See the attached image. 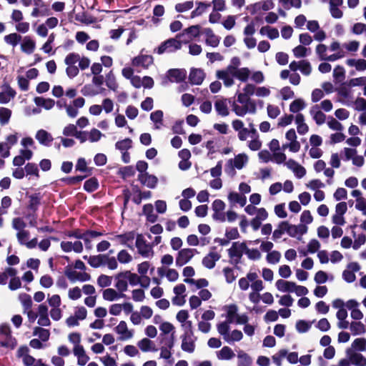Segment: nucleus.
<instances>
[{
	"label": "nucleus",
	"mask_w": 366,
	"mask_h": 366,
	"mask_svg": "<svg viewBox=\"0 0 366 366\" xmlns=\"http://www.w3.org/2000/svg\"><path fill=\"white\" fill-rule=\"evenodd\" d=\"M26 226V223L21 217H16L12 220V227L16 230H24Z\"/></svg>",
	"instance_id": "obj_64"
},
{
	"label": "nucleus",
	"mask_w": 366,
	"mask_h": 366,
	"mask_svg": "<svg viewBox=\"0 0 366 366\" xmlns=\"http://www.w3.org/2000/svg\"><path fill=\"white\" fill-rule=\"evenodd\" d=\"M194 6L193 1H187L184 3H179L175 5V10L177 12L182 13L190 10Z\"/></svg>",
	"instance_id": "obj_48"
},
{
	"label": "nucleus",
	"mask_w": 366,
	"mask_h": 366,
	"mask_svg": "<svg viewBox=\"0 0 366 366\" xmlns=\"http://www.w3.org/2000/svg\"><path fill=\"white\" fill-rule=\"evenodd\" d=\"M246 249L247 244L245 242H234L232 243V247L227 250L229 257L231 259H234L233 262L236 266L240 263L241 258L243 253H245Z\"/></svg>",
	"instance_id": "obj_1"
},
{
	"label": "nucleus",
	"mask_w": 366,
	"mask_h": 366,
	"mask_svg": "<svg viewBox=\"0 0 366 366\" xmlns=\"http://www.w3.org/2000/svg\"><path fill=\"white\" fill-rule=\"evenodd\" d=\"M118 297H127V295L124 293L118 294L117 291L112 288L106 289L103 291V298L107 301H113Z\"/></svg>",
	"instance_id": "obj_21"
},
{
	"label": "nucleus",
	"mask_w": 366,
	"mask_h": 366,
	"mask_svg": "<svg viewBox=\"0 0 366 366\" xmlns=\"http://www.w3.org/2000/svg\"><path fill=\"white\" fill-rule=\"evenodd\" d=\"M205 74L202 69L192 68L190 70L189 80L192 84L199 85L204 81Z\"/></svg>",
	"instance_id": "obj_9"
},
{
	"label": "nucleus",
	"mask_w": 366,
	"mask_h": 366,
	"mask_svg": "<svg viewBox=\"0 0 366 366\" xmlns=\"http://www.w3.org/2000/svg\"><path fill=\"white\" fill-rule=\"evenodd\" d=\"M135 237V232L130 231L121 234H117L114 239L119 240L121 244L125 245L129 248L133 249V246L130 245L129 242H132Z\"/></svg>",
	"instance_id": "obj_13"
},
{
	"label": "nucleus",
	"mask_w": 366,
	"mask_h": 366,
	"mask_svg": "<svg viewBox=\"0 0 366 366\" xmlns=\"http://www.w3.org/2000/svg\"><path fill=\"white\" fill-rule=\"evenodd\" d=\"M117 259L121 263H128L132 261V256L125 249L121 250L117 254Z\"/></svg>",
	"instance_id": "obj_61"
},
{
	"label": "nucleus",
	"mask_w": 366,
	"mask_h": 366,
	"mask_svg": "<svg viewBox=\"0 0 366 366\" xmlns=\"http://www.w3.org/2000/svg\"><path fill=\"white\" fill-rule=\"evenodd\" d=\"M35 137L41 144L46 147L50 146L51 143L54 140L51 134L44 129L38 130Z\"/></svg>",
	"instance_id": "obj_12"
},
{
	"label": "nucleus",
	"mask_w": 366,
	"mask_h": 366,
	"mask_svg": "<svg viewBox=\"0 0 366 366\" xmlns=\"http://www.w3.org/2000/svg\"><path fill=\"white\" fill-rule=\"evenodd\" d=\"M159 330L162 331L159 337H163L172 332L174 330V327L172 323L169 322H164L159 326Z\"/></svg>",
	"instance_id": "obj_53"
},
{
	"label": "nucleus",
	"mask_w": 366,
	"mask_h": 366,
	"mask_svg": "<svg viewBox=\"0 0 366 366\" xmlns=\"http://www.w3.org/2000/svg\"><path fill=\"white\" fill-rule=\"evenodd\" d=\"M328 280L327 274L322 270H320L316 272L315 274L314 280L317 284H323L326 282Z\"/></svg>",
	"instance_id": "obj_60"
},
{
	"label": "nucleus",
	"mask_w": 366,
	"mask_h": 366,
	"mask_svg": "<svg viewBox=\"0 0 366 366\" xmlns=\"http://www.w3.org/2000/svg\"><path fill=\"white\" fill-rule=\"evenodd\" d=\"M29 198L27 209L36 212L41 204L42 195L40 192L34 193L28 196Z\"/></svg>",
	"instance_id": "obj_14"
},
{
	"label": "nucleus",
	"mask_w": 366,
	"mask_h": 366,
	"mask_svg": "<svg viewBox=\"0 0 366 366\" xmlns=\"http://www.w3.org/2000/svg\"><path fill=\"white\" fill-rule=\"evenodd\" d=\"M187 71L184 69H170L167 71V78L172 82L177 83L185 80Z\"/></svg>",
	"instance_id": "obj_7"
},
{
	"label": "nucleus",
	"mask_w": 366,
	"mask_h": 366,
	"mask_svg": "<svg viewBox=\"0 0 366 366\" xmlns=\"http://www.w3.org/2000/svg\"><path fill=\"white\" fill-rule=\"evenodd\" d=\"M237 357L238 366H249L252 364L251 357L242 351L238 353Z\"/></svg>",
	"instance_id": "obj_41"
},
{
	"label": "nucleus",
	"mask_w": 366,
	"mask_h": 366,
	"mask_svg": "<svg viewBox=\"0 0 366 366\" xmlns=\"http://www.w3.org/2000/svg\"><path fill=\"white\" fill-rule=\"evenodd\" d=\"M221 257V255L217 252H210L202 259V264L207 269H213L215 267V263Z\"/></svg>",
	"instance_id": "obj_11"
},
{
	"label": "nucleus",
	"mask_w": 366,
	"mask_h": 366,
	"mask_svg": "<svg viewBox=\"0 0 366 366\" xmlns=\"http://www.w3.org/2000/svg\"><path fill=\"white\" fill-rule=\"evenodd\" d=\"M178 38H170L163 41L154 51H157L158 54H162L164 52H174L179 50L182 47V41L178 40Z\"/></svg>",
	"instance_id": "obj_2"
},
{
	"label": "nucleus",
	"mask_w": 366,
	"mask_h": 366,
	"mask_svg": "<svg viewBox=\"0 0 366 366\" xmlns=\"http://www.w3.org/2000/svg\"><path fill=\"white\" fill-rule=\"evenodd\" d=\"M204 34L206 35V44L212 47H217L220 41V38L215 35L211 28L204 29Z\"/></svg>",
	"instance_id": "obj_15"
},
{
	"label": "nucleus",
	"mask_w": 366,
	"mask_h": 366,
	"mask_svg": "<svg viewBox=\"0 0 366 366\" xmlns=\"http://www.w3.org/2000/svg\"><path fill=\"white\" fill-rule=\"evenodd\" d=\"M17 82L19 89L23 92H26L29 88V79L24 77L23 76H18Z\"/></svg>",
	"instance_id": "obj_59"
},
{
	"label": "nucleus",
	"mask_w": 366,
	"mask_h": 366,
	"mask_svg": "<svg viewBox=\"0 0 366 366\" xmlns=\"http://www.w3.org/2000/svg\"><path fill=\"white\" fill-rule=\"evenodd\" d=\"M346 352L352 364L355 366H366V357L362 354L354 352L351 349H347Z\"/></svg>",
	"instance_id": "obj_10"
},
{
	"label": "nucleus",
	"mask_w": 366,
	"mask_h": 366,
	"mask_svg": "<svg viewBox=\"0 0 366 366\" xmlns=\"http://www.w3.org/2000/svg\"><path fill=\"white\" fill-rule=\"evenodd\" d=\"M200 29L201 26L200 25H193L190 26L188 28L185 29L183 31V33L178 34L177 35V38H181L184 36V34H189L192 38H197L199 37L200 35Z\"/></svg>",
	"instance_id": "obj_22"
},
{
	"label": "nucleus",
	"mask_w": 366,
	"mask_h": 366,
	"mask_svg": "<svg viewBox=\"0 0 366 366\" xmlns=\"http://www.w3.org/2000/svg\"><path fill=\"white\" fill-rule=\"evenodd\" d=\"M214 108L217 112L222 116L226 117L229 115V109L227 105V99H219L214 102Z\"/></svg>",
	"instance_id": "obj_20"
},
{
	"label": "nucleus",
	"mask_w": 366,
	"mask_h": 366,
	"mask_svg": "<svg viewBox=\"0 0 366 366\" xmlns=\"http://www.w3.org/2000/svg\"><path fill=\"white\" fill-rule=\"evenodd\" d=\"M79 59L80 56L78 54L70 53L66 56L64 62L66 65L71 66L76 63Z\"/></svg>",
	"instance_id": "obj_63"
},
{
	"label": "nucleus",
	"mask_w": 366,
	"mask_h": 366,
	"mask_svg": "<svg viewBox=\"0 0 366 366\" xmlns=\"http://www.w3.org/2000/svg\"><path fill=\"white\" fill-rule=\"evenodd\" d=\"M119 277H123L124 279H127L131 285H137L140 282V277L135 273L130 271H124L119 273Z\"/></svg>",
	"instance_id": "obj_23"
},
{
	"label": "nucleus",
	"mask_w": 366,
	"mask_h": 366,
	"mask_svg": "<svg viewBox=\"0 0 366 366\" xmlns=\"http://www.w3.org/2000/svg\"><path fill=\"white\" fill-rule=\"evenodd\" d=\"M161 338L160 342L164 344L166 347L171 350L174 345V332H172L169 337L165 336L159 337Z\"/></svg>",
	"instance_id": "obj_55"
},
{
	"label": "nucleus",
	"mask_w": 366,
	"mask_h": 366,
	"mask_svg": "<svg viewBox=\"0 0 366 366\" xmlns=\"http://www.w3.org/2000/svg\"><path fill=\"white\" fill-rule=\"evenodd\" d=\"M138 180L142 185H145L150 189H154L158 183V179L155 175L149 174L148 172L139 174Z\"/></svg>",
	"instance_id": "obj_8"
},
{
	"label": "nucleus",
	"mask_w": 366,
	"mask_h": 366,
	"mask_svg": "<svg viewBox=\"0 0 366 366\" xmlns=\"http://www.w3.org/2000/svg\"><path fill=\"white\" fill-rule=\"evenodd\" d=\"M99 187V181L95 177L89 178L84 184V189L89 193L96 191Z\"/></svg>",
	"instance_id": "obj_24"
},
{
	"label": "nucleus",
	"mask_w": 366,
	"mask_h": 366,
	"mask_svg": "<svg viewBox=\"0 0 366 366\" xmlns=\"http://www.w3.org/2000/svg\"><path fill=\"white\" fill-rule=\"evenodd\" d=\"M86 177V175L85 176H75V177H64L62 178L61 180V182H64L66 185H76L79 183H80Z\"/></svg>",
	"instance_id": "obj_45"
},
{
	"label": "nucleus",
	"mask_w": 366,
	"mask_h": 366,
	"mask_svg": "<svg viewBox=\"0 0 366 366\" xmlns=\"http://www.w3.org/2000/svg\"><path fill=\"white\" fill-rule=\"evenodd\" d=\"M227 308V320L228 322H233L234 319L237 317L238 307L236 305L232 304L225 307Z\"/></svg>",
	"instance_id": "obj_33"
},
{
	"label": "nucleus",
	"mask_w": 366,
	"mask_h": 366,
	"mask_svg": "<svg viewBox=\"0 0 366 366\" xmlns=\"http://www.w3.org/2000/svg\"><path fill=\"white\" fill-rule=\"evenodd\" d=\"M347 269H345L342 272V278L345 281L348 283H352L355 281L356 276L355 272H358L360 269V266L357 262H352L347 264Z\"/></svg>",
	"instance_id": "obj_4"
},
{
	"label": "nucleus",
	"mask_w": 366,
	"mask_h": 366,
	"mask_svg": "<svg viewBox=\"0 0 366 366\" xmlns=\"http://www.w3.org/2000/svg\"><path fill=\"white\" fill-rule=\"evenodd\" d=\"M17 345V340L12 335L6 337L5 340L0 341V346L14 350Z\"/></svg>",
	"instance_id": "obj_43"
},
{
	"label": "nucleus",
	"mask_w": 366,
	"mask_h": 366,
	"mask_svg": "<svg viewBox=\"0 0 366 366\" xmlns=\"http://www.w3.org/2000/svg\"><path fill=\"white\" fill-rule=\"evenodd\" d=\"M184 282L187 284L195 285L198 289H204V287H207L209 285L208 281L204 278H201L197 280L192 278H186L184 280Z\"/></svg>",
	"instance_id": "obj_38"
},
{
	"label": "nucleus",
	"mask_w": 366,
	"mask_h": 366,
	"mask_svg": "<svg viewBox=\"0 0 366 366\" xmlns=\"http://www.w3.org/2000/svg\"><path fill=\"white\" fill-rule=\"evenodd\" d=\"M112 277L105 274H101L97 279V284L101 287H106L111 285Z\"/></svg>",
	"instance_id": "obj_62"
},
{
	"label": "nucleus",
	"mask_w": 366,
	"mask_h": 366,
	"mask_svg": "<svg viewBox=\"0 0 366 366\" xmlns=\"http://www.w3.org/2000/svg\"><path fill=\"white\" fill-rule=\"evenodd\" d=\"M196 5H197V7L191 12L190 17L192 19L201 16L205 10L211 6V4L202 1H196Z\"/></svg>",
	"instance_id": "obj_26"
},
{
	"label": "nucleus",
	"mask_w": 366,
	"mask_h": 366,
	"mask_svg": "<svg viewBox=\"0 0 366 366\" xmlns=\"http://www.w3.org/2000/svg\"><path fill=\"white\" fill-rule=\"evenodd\" d=\"M216 76L219 79L223 80L225 86L229 87L234 84L232 77H230L227 71H224V70H217Z\"/></svg>",
	"instance_id": "obj_29"
},
{
	"label": "nucleus",
	"mask_w": 366,
	"mask_h": 366,
	"mask_svg": "<svg viewBox=\"0 0 366 366\" xmlns=\"http://www.w3.org/2000/svg\"><path fill=\"white\" fill-rule=\"evenodd\" d=\"M161 338L160 342L164 344L166 347L171 350L174 345V332H172L169 337L165 336L159 337Z\"/></svg>",
	"instance_id": "obj_54"
},
{
	"label": "nucleus",
	"mask_w": 366,
	"mask_h": 366,
	"mask_svg": "<svg viewBox=\"0 0 366 366\" xmlns=\"http://www.w3.org/2000/svg\"><path fill=\"white\" fill-rule=\"evenodd\" d=\"M106 257L107 254L92 255L88 258V263L91 267L97 268L104 264V258Z\"/></svg>",
	"instance_id": "obj_25"
},
{
	"label": "nucleus",
	"mask_w": 366,
	"mask_h": 366,
	"mask_svg": "<svg viewBox=\"0 0 366 366\" xmlns=\"http://www.w3.org/2000/svg\"><path fill=\"white\" fill-rule=\"evenodd\" d=\"M106 85L114 92H116L118 88V84L117 83L115 76L112 71H110L106 75Z\"/></svg>",
	"instance_id": "obj_35"
},
{
	"label": "nucleus",
	"mask_w": 366,
	"mask_h": 366,
	"mask_svg": "<svg viewBox=\"0 0 366 366\" xmlns=\"http://www.w3.org/2000/svg\"><path fill=\"white\" fill-rule=\"evenodd\" d=\"M33 335H39L41 341L46 342L49 339L50 332L49 330L40 327H36L34 329Z\"/></svg>",
	"instance_id": "obj_34"
},
{
	"label": "nucleus",
	"mask_w": 366,
	"mask_h": 366,
	"mask_svg": "<svg viewBox=\"0 0 366 366\" xmlns=\"http://www.w3.org/2000/svg\"><path fill=\"white\" fill-rule=\"evenodd\" d=\"M35 46V41L30 36H26L24 38L21 49L23 52L30 54L33 53Z\"/></svg>",
	"instance_id": "obj_18"
},
{
	"label": "nucleus",
	"mask_w": 366,
	"mask_h": 366,
	"mask_svg": "<svg viewBox=\"0 0 366 366\" xmlns=\"http://www.w3.org/2000/svg\"><path fill=\"white\" fill-rule=\"evenodd\" d=\"M117 282L115 284V287L120 292V293H123L127 290L128 284L127 282V279H124L123 277H119V273L116 275Z\"/></svg>",
	"instance_id": "obj_44"
},
{
	"label": "nucleus",
	"mask_w": 366,
	"mask_h": 366,
	"mask_svg": "<svg viewBox=\"0 0 366 366\" xmlns=\"http://www.w3.org/2000/svg\"><path fill=\"white\" fill-rule=\"evenodd\" d=\"M276 287L280 291L292 292L295 291L296 284L293 282L278 280L276 282Z\"/></svg>",
	"instance_id": "obj_17"
},
{
	"label": "nucleus",
	"mask_w": 366,
	"mask_h": 366,
	"mask_svg": "<svg viewBox=\"0 0 366 366\" xmlns=\"http://www.w3.org/2000/svg\"><path fill=\"white\" fill-rule=\"evenodd\" d=\"M305 107V103L302 99L294 100L290 105V111L292 113H297Z\"/></svg>",
	"instance_id": "obj_37"
},
{
	"label": "nucleus",
	"mask_w": 366,
	"mask_h": 366,
	"mask_svg": "<svg viewBox=\"0 0 366 366\" xmlns=\"http://www.w3.org/2000/svg\"><path fill=\"white\" fill-rule=\"evenodd\" d=\"M24 169L27 175H35L36 177H39V169L36 164L28 162L25 165Z\"/></svg>",
	"instance_id": "obj_47"
},
{
	"label": "nucleus",
	"mask_w": 366,
	"mask_h": 366,
	"mask_svg": "<svg viewBox=\"0 0 366 366\" xmlns=\"http://www.w3.org/2000/svg\"><path fill=\"white\" fill-rule=\"evenodd\" d=\"M350 329L353 335H361L366 332L365 327L361 322H352Z\"/></svg>",
	"instance_id": "obj_30"
},
{
	"label": "nucleus",
	"mask_w": 366,
	"mask_h": 366,
	"mask_svg": "<svg viewBox=\"0 0 366 366\" xmlns=\"http://www.w3.org/2000/svg\"><path fill=\"white\" fill-rule=\"evenodd\" d=\"M263 20L262 17L255 16L249 24H248L244 29V34L247 36H252L255 32V25L257 24H262Z\"/></svg>",
	"instance_id": "obj_19"
},
{
	"label": "nucleus",
	"mask_w": 366,
	"mask_h": 366,
	"mask_svg": "<svg viewBox=\"0 0 366 366\" xmlns=\"http://www.w3.org/2000/svg\"><path fill=\"white\" fill-rule=\"evenodd\" d=\"M194 252L198 253L196 249L184 248L179 250L176 257V265L182 267L194 257Z\"/></svg>",
	"instance_id": "obj_3"
},
{
	"label": "nucleus",
	"mask_w": 366,
	"mask_h": 366,
	"mask_svg": "<svg viewBox=\"0 0 366 366\" xmlns=\"http://www.w3.org/2000/svg\"><path fill=\"white\" fill-rule=\"evenodd\" d=\"M281 257V254L280 252L274 250L269 252L267 255V261L270 264H276L277 263Z\"/></svg>",
	"instance_id": "obj_57"
},
{
	"label": "nucleus",
	"mask_w": 366,
	"mask_h": 366,
	"mask_svg": "<svg viewBox=\"0 0 366 366\" xmlns=\"http://www.w3.org/2000/svg\"><path fill=\"white\" fill-rule=\"evenodd\" d=\"M295 327L300 333H304L310 330L311 325L305 320H300L296 322Z\"/></svg>",
	"instance_id": "obj_56"
},
{
	"label": "nucleus",
	"mask_w": 366,
	"mask_h": 366,
	"mask_svg": "<svg viewBox=\"0 0 366 366\" xmlns=\"http://www.w3.org/2000/svg\"><path fill=\"white\" fill-rule=\"evenodd\" d=\"M144 49L141 51L142 53ZM154 58L152 55H146L140 54L139 56H135L132 59V64L134 66H142L144 69H147L149 66L153 64Z\"/></svg>",
	"instance_id": "obj_5"
},
{
	"label": "nucleus",
	"mask_w": 366,
	"mask_h": 366,
	"mask_svg": "<svg viewBox=\"0 0 366 366\" xmlns=\"http://www.w3.org/2000/svg\"><path fill=\"white\" fill-rule=\"evenodd\" d=\"M352 346L357 351H365L366 349V339L363 337L357 338L353 341Z\"/></svg>",
	"instance_id": "obj_52"
},
{
	"label": "nucleus",
	"mask_w": 366,
	"mask_h": 366,
	"mask_svg": "<svg viewBox=\"0 0 366 366\" xmlns=\"http://www.w3.org/2000/svg\"><path fill=\"white\" fill-rule=\"evenodd\" d=\"M11 117V110L6 107H0V124L4 126L9 123Z\"/></svg>",
	"instance_id": "obj_31"
},
{
	"label": "nucleus",
	"mask_w": 366,
	"mask_h": 366,
	"mask_svg": "<svg viewBox=\"0 0 366 366\" xmlns=\"http://www.w3.org/2000/svg\"><path fill=\"white\" fill-rule=\"evenodd\" d=\"M235 356L233 350L228 346H224L218 352L217 357L219 360H231Z\"/></svg>",
	"instance_id": "obj_27"
},
{
	"label": "nucleus",
	"mask_w": 366,
	"mask_h": 366,
	"mask_svg": "<svg viewBox=\"0 0 366 366\" xmlns=\"http://www.w3.org/2000/svg\"><path fill=\"white\" fill-rule=\"evenodd\" d=\"M222 272L225 277L226 282L228 284L233 282L236 280L237 276L234 274V270L232 268L229 267H224L223 269Z\"/></svg>",
	"instance_id": "obj_51"
},
{
	"label": "nucleus",
	"mask_w": 366,
	"mask_h": 366,
	"mask_svg": "<svg viewBox=\"0 0 366 366\" xmlns=\"http://www.w3.org/2000/svg\"><path fill=\"white\" fill-rule=\"evenodd\" d=\"M136 247L138 249V252L144 257H147L152 252V247L147 243V241L142 234L137 236Z\"/></svg>",
	"instance_id": "obj_6"
},
{
	"label": "nucleus",
	"mask_w": 366,
	"mask_h": 366,
	"mask_svg": "<svg viewBox=\"0 0 366 366\" xmlns=\"http://www.w3.org/2000/svg\"><path fill=\"white\" fill-rule=\"evenodd\" d=\"M333 76L336 82H342L345 78V71L342 66L338 65L333 70Z\"/></svg>",
	"instance_id": "obj_42"
},
{
	"label": "nucleus",
	"mask_w": 366,
	"mask_h": 366,
	"mask_svg": "<svg viewBox=\"0 0 366 366\" xmlns=\"http://www.w3.org/2000/svg\"><path fill=\"white\" fill-rule=\"evenodd\" d=\"M282 226L285 227L286 232L292 237H295L298 234L297 225L290 224L287 221L282 222Z\"/></svg>",
	"instance_id": "obj_49"
},
{
	"label": "nucleus",
	"mask_w": 366,
	"mask_h": 366,
	"mask_svg": "<svg viewBox=\"0 0 366 366\" xmlns=\"http://www.w3.org/2000/svg\"><path fill=\"white\" fill-rule=\"evenodd\" d=\"M132 141L129 138H126L123 140L118 141L115 144V147L117 149L124 152H127V150L132 148Z\"/></svg>",
	"instance_id": "obj_36"
},
{
	"label": "nucleus",
	"mask_w": 366,
	"mask_h": 366,
	"mask_svg": "<svg viewBox=\"0 0 366 366\" xmlns=\"http://www.w3.org/2000/svg\"><path fill=\"white\" fill-rule=\"evenodd\" d=\"M228 199L231 202L237 203L241 207H244L247 202V198L245 196L241 195L235 192H231L228 195Z\"/></svg>",
	"instance_id": "obj_28"
},
{
	"label": "nucleus",
	"mask_w": 366,
	"mask_h": 366,
	"mask_svg": "<svg viewBox=\"0 0 366 366\" xmlns=\"http://www.w3.org/2000/svg\"><path fill=\"white\" fill-rule=\"evenodd\" d=\"M21 39V35L16 33L9 34L4 36V41L13 46H16Z\"/></svg>",
	"instance_id": "obj_40"
},
{
	"label": "nucleus",
	"mask_w": 366,
	"mask_h": 366,
	"mask_svg": "<svg viewBox=\"0 0 366 366\" xmlns=\"http://www.w3.org/2000/svg\"><path fill=\"white\" fill-rule=\"evenodd\" d=\"M318 109V105H315V106L312 107V108L310 110V113L311 114H314L313 118H314L316 124H318V125H321V124L325 123L326 116L320 110H317V111H316L314 113V109Z\"/></svg>",
	"instance_id": "obj_32"
},
{
	"label": "nucleus",
	"mask_w": 366,
	"mask_h": 366,
	"mask_svg": "<svg viewBox=\"0 0 366 366\" xmlns=\"http://www.w3.org/2000/svg\"><path fill=\"white\" fill-rule=\"evenodd\" d=\"M249 75V69L247 67H242L238 69V71H237V74L234 78H237V79L240 80L242 82H246L248 80Z\"/></svg>",
	"instance_id": "obj_39"
},
{
	"label": "nucleus",
	"mask_w": 366,
	"mask_h": 366,
	"mask_svg": "<svg viewBox=\"0 0 366 366\" xmlns=\"http://www.w3.org/2000/svg\"><path fill=\"white\" fill-rule=\"evenodd\" d=\"M247 161V156L244 154H239L234 159V166L238 169L243 168L244 164Z\"/></svg>",
	"instance_id": "obj_46"
},
{
	"label": "nucleus",
	"mask_w": 366,
	"mask_h": 366,
	"mask_svg": "<svg viewBox=\"0 0 366 366\" xmlns=\"http://www.w3.org/2000/svg\"><path fill=\"white\" fill-rule=\"evenodd\" d=\"M117 333L122 335V337L120 340L130 339L133 334L128 330L127 322L125 321H120L119 325L114 328Z\"/></svg>",
	"instance_id": "obj_16"
},
{
	"label": "nucleus",
	"mask_w": 366,
	"mask_h": 366,
	"mask_svg": "<svg viewBox=\"0 0 366 366\" xmlns=\"http://www.w3.org/2000/svg\"><path fill=\"white\" fill-rule=\"evenodd\" d=\"M300 71L306 76H308L311 74L312 67L311 64L308 61L302 60L300 61Z\"/></svg>",
	"instance_id": "obj_58"
},
{
	"label": "nucleus",
	"mask_w": 366,
	"mask_h": 366,
	"mask_svg": "<svg viewBox=\"0 0 366 366\" xmlns=\"http://www.w3.org/2000/svg\"><path fill=\"white\" fill-rule=\"evenodd\" d=\"M75 167H76V171H79V172H88L89 174H92V169L87 167L86 162L84 158H79L77 160Z\"/></svg>",
	"instance_id": "obj_50"
}]
</instances>
